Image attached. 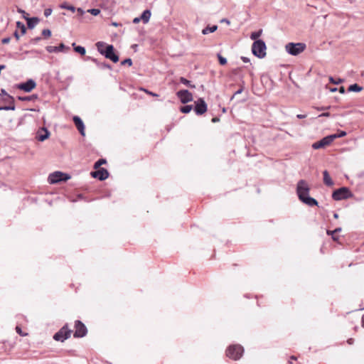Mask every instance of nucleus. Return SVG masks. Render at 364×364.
I'll return each mask as SVG.
<instances>
[{"label": "nucleus", "mask_w": 364, "mask_h": 364, "mask_svg": "<svg viewBox=\"0 0 364 364\" xmlns=\"http://www.w3.org/2000/svg\"><path fill=\"white\" fill-rule=\"evenodd\" d=\"M296 192L300 200L306 205H318L316 199L310 197L309 187L304 180H300L297 183Z\"/></svg>", "instance_id": "f257e3e1"}, {"label": "nucleus", "mask_w": 364, "mask_h": 364, "mask_svg": "<svg viewBox=\"0 0 364 364\" xmlns=\"http://www.w3.org/2000/svg\"><path fill=\"white\" fill-rule=\"evenodd\" d=\"M98 51L103 55L105 56L106 58H108L113 61L114 63H117L119 61L118 55L114 51V47L112 45H108L106 47L105 50L101 48V47L104 46V43L98 42L96 44Z\"/></svg>", "instance_id": "f03ea898"}, {"label": "nucleus", "mask_w": 364, "mask_h": 364, "mask_svg": "<svg viewBox=\"0 0 364 364\" xmlns=\"http://www.w3.org/2000/svg\"><path fill=\"white\" fill-rule=\"evenodd\" d=\"M70 178L71 176L68 173L61 171H54L49 174L48 182L50 184H55L60 182H65Z\"/></svg>", "instance_id": "7ed1b4c3"}, {"label": "nucleus", "mask_w": 364, "mask_h": 364, "mask_svg": "<svg viewBox=\"0 0 364 364\" xmlns=\"http://www.w3.org/2000/svg\"><path fill=\"white\" fill-rule=\"evenodd\" d=\"M243 353L244 348L239 344L231 345L226 350L227 356L235 360H239L242 357Z\"/></svg>", "instance_id": "20e7f679"}, {"label": "nucleus", "mask_w": 364, "mask_h": 364, "mask_svg": "<svg viewBox=\"0 0 364 364\" xmlns=\"http://www.w3.org/2000/svg\"><path fill=\"white\" fill-rule=\"evenodd\" d=\"M266 49V44L262 40L255 41L252 46V53L259 58L265 57Z\"/></svg>", "instance_id": "39448f33"}, {"label": "nucleus", "mask_w": 364, "mask_h": 364, "mask_svg": "<svg viewBox=\"0 0 364 364\" xmlns=\"http://www.w3.org/2000/svg\"><path fill=\"white\" fill-rule=\"evenodd\" d=\"M72 330L68 328V323H65L58 332L53 335V339L56 341L63 342L70 337Z\"/></svg>", "instance_id": "423d86ee"}, {"label": "nucleus", "mask_w": 364, "mask_h": 364, "mask_svg": "<svg viewBox=\"0 0 364 364\" xmlns=\"http://www.w3.org/2000/svg\"><path fill=\"white\" fill-rule=\"evenodd\" d=\"M306 48V45L302 43H289L286 45L285 49L288 53L292 55H297L302 53Z\"/></svg>", "instance_id": "0eeeda50"}, {"label": "nucleus", "mask_w": 364, "mask_h": 364, "mask_svg": "<svg viewBox=\"0 0 364 364\" xmlns=\"http://www.w3.org/2000/svg\"><path fill=\"white\" fill-rule=\"evenodd\" d=\"M352 196L349 188L346 187L340 188L333 191L332 197L335 200H341Z\"/></svg>", "instance_id": "6e6552de"}, {"label": "nucleus", "mask_w": 364, "mask_h": 364, "mask_svg": "<svg viewBox=\"0 0 364 364\" xmlns=\"http://www.w3.org/2000/svg\"><path fill=\"white\" fill-rule=\"evenodd\" d=\"M75 328L73 336L75 338H83L87 333V328L85 325L80 320L75 321Z\"/></svg>", "instance_id": "1a4fd4ad"}, {"label": "nucleus", "mask_w": 364, "mask_h": 364, "mask_svg": "<svg viewBox=\"0 0 364 364\" xmlns=\"http://www.w3.org/2000/svg\"><path fill=\"white\" fill-rule=\"evenodd\" d=\"M335 139H336L335 136L328 135L326 137H323L320 141L314 143L312 144V148L314 149L324 148L326 146L331 144Z\"/></svg>", "instance_id": "9d476101"}, {"label": "nucleus", "mask_w": 364, "mask_h": 364, "mask_svg": "<svg viewBox=\"0 0 364 364\" xmlns=\"http://www.w3.org/2000/svg\"><path fill=\"white\" fill-rule=\"evenodd\" d=\"M194 111L198 115H201L206 112L207 105L203 98H199L195 102Z\"/></svg>", "instance_id": "9b49d317"}, {"label": "nucleus", "mask_w": 364, "mask_h": 364, "mask_svg": "<svg viewBox=\"0 0 364 364\" xmlns=\"http://www.w3.org/2000/svg\"><path fill=\"white\" fill-rule=\"evenodd\" d=\"M176 95L183 104L191 102L193 100L192 94L187 90H182L177 92Z\"/></svg>", "instance_id": "f8f14e48"}, {"label": "nucleus", "mask_w": 364, "mask_h": 364, "mask_svg": "<svg viewBox=\"0 0 364 364\" xmlns=\"http://www.w3.org/2000/svg\"><path fill=\"white\" fill-rule=\"evenodd\" d=\"M91 176L93 178H98L100 181H104L109 176V173L107 169L102 168L97 169L95 171L91 172Z\"/></svg>", "instance_id": "ddd939ff"}, {"label": "nucleus", "mask_w": 364, "mask_h": 364, "mask_svg": "<svg viewBox=\"0 0 364 364\" xmlns=\"http://www.w3.org/2000/svg\"><path fill=\"white\" fill-rule=\"evenodd\" d=\"M36 82L33 80L30 79V80H27L26 82H24V83L19 84L18 85V87L20 90H22L25 91V92H29L33 89H34L36 87Z\"/></svg>", "instance_id": "4468645a"}, {"label": "nucleus", "mask_w": 364, "mask_h": 364, "mask_svg": "<svg viewBox=\"0 0 364 364\" xmlns=\"http://www.w3.org/2000/svg\"><path fill=\"white\" fill-rule=\"evenodd\" d=\"M50 136L49 131L45 128L42 127L37 133V139L40 141H43L47 139Z\"/></svg>", "instance_id": "2eb2a0df"}, {"label": "nucleus", "mask_w": 364, "mask_h": 364, "mask_svg": "<svg viewBox=\"0 0 364 364\" xmlns=\"http://www.w3.org/2000/svg\"><path fill=\"white\" fill-rule=\"evenodd\" d=\"M65 49L68 50L70 48L68 47H65V46L63 43H60L58 46H48L46 47V50L48 53L61 52L63 51Z\"/></svg>", "instance_id": "dca6fc26"}, {"label": "nucleus", "mask_w": 364, "mask_h": 364, "mask_svg": "<svg viewBox=\"0 0 364 364\" xmlns=\"http://www.w3.org/2000/svg\"><path fill=\"white\" fill-rule=\"evenodd\" d=\"M73 122L77 127V129H78V131L80 132V134L84 136L85 135V126H84V124H83V122L82 121V119L77 117V116H75L73 117Z\"/></svg>", "instance_id": "f3484780"}, {"label": "nucleus", "mask_w": 364, "mask_h": 364, "mask_svg": "<svg viewBox=\"0 0 364 364\" xmlns=\"http://www.w3.org/2000/svg\"><path fill=\"white\" fill-rule=\"evenodd\" d=\"M323 183L327 186H332L333 185V181L332 178H331L328 171L325 170L323 172Z\"/></svg>", "instance_id": "a211bd4d"}, {"label": "nucleus", "mask_w": 364, "mask_h": 364, "mask_svg": "<svg viewBox=\"0 0 364 364\" xmlns=\"http://www.w3.org/2000/svg\"><path fill=\"white\" fill-rule=\"evenodd\" d=\"M25 18L27 21V25L28 28H33L39 22V19L37 17H33V18H27L25 17Z\"/></svg>", "instance_id": "6ab92c4d"}, {"label": "nucleus", "mask_w": 364, "mask_h": 364, "mask_svg": "<svg viewBox=\"0 0 364 364\" xmlns=\"http://www.w3.org/2000/svg\"><path fill=\"white\" fill-rule=\"evenodd\" d=\"M341 231V228H336L333 230H327V235H331V238L334 241H338L339 237L336 235V232H340Z\"/></svg>", "instance_id": "aec40b11"}, {"label": "nucleus", "mask_w": 364, "mask_h": 364, "mask_svg": "<svg viewBox=\"0 0 364 364\" xmlns=\"http://www.w3.org/2000/svg\"><path fill=\"white\" fill-rule=\"evenodd\" d=\"M140 17H141V21H143V22L144 23H148L150 19V17H151L150 11L149 10L144 11Z\"/></svg>", "instance_id": "412c9836"}, {"label": "nucleus", "mask_w": 364, "mask_h": 364, "mask_svg": "<svg viewBox=\"0 0 364 364\" xmlns=\"http://www.w3.org/2000/svg\"><path fill=\"white\" fill-rule=\"evenodd\" d=\"M218 29V26L214 25L213 26H207L206 28H203L202 31V33L203 35L208 34L210 33H213Z\"/></svg>", "instance_id": "4be33fe9"}, {"label": "nucleus", "mask_w": 364, "mask_h": 364, "mask_svg": "<svg viewBox=\"0 0 364 364\" xmlns=\"http://www.w3.org/2000/svg\"><path fill=\"white\" fill-rule=\"evenodd\" d=\"M72 46H73L74 48V50L75 52L80 53V55H85V48L82 46H76V44L75 43H73L72 44Z\"/></svg>", "instance_id": "5701e85b"}, {"label": "nucleus", "mask_w": 364, "mask_h": 364, "mask_svg": "<svg viewBox=\"0 0 364 364\" xmlns=\"http://www.w3.org/2000/svg\"><path fill=\"white\" fill-rule=\"evenodd\" d=\"M349 92H360L363 90V87L358 84H353L348 87Z\"/></svg>", "instance_id": "b1692460"}, {"label": "nucleus", "mask_w": 364, "mask_h": 364, "mask_svg": "<svg viewBox=\"0 0 364 364\" xmlns=\"http://www.w3.org/2000/svg\"><path fill=\"white\" fill-rule=\"evenodd\" d=\"M262 29H259V31H255V32H252L250 35V38L252 40H254L255 41H257V38L259 37H260V36L262 35Z\"/></svg>", "instance_id": "393cba45"}, {"label": "nucleus", "mask_w": 364, "mask_h": 364, "mask_svg": "<svg viewBox=\"0 0 364 364\" xmlns=\"http://www.w3.org/2000/svg\"><path fill=\"white\" fill-rule=\"evenodd\" d=\"M16 26L18 28H19L21 30V34L23 35L26 33V28L25 26V25L20 22V21H17L16 22Z\"/></svg>", "instance_id": "a878e982"}, {"label": "nucleus", "mask_w": 364, "mask_h": 364, "mask_svg": "<svg viewBox=\"0 0 364 364\" xmlns=\"http://www.w3.org/2000/svg\"><path fill=\"white\" fill-rule=\"evenodd\" d=\"M107 163V161L104 159H101L96 161L94 164V168L95 169H99L101 165L105 164Z\"/></svg>", "instance_id": "bb28decb"}, {"label": "nucleus", "mask_w": 364, "mask_h": 364, "mask_svg": "<svg viewBox=\"0 0 364 364\" xmlns=\"http://www.w3.org/2000/svg\"><path fill=\"white\" fill-rule=\"evenodd\" d=\"M192 108L193 107H192L191 105H185L183 107H181L180 110H181V112L187 114V113H189L191 111Z\"/></svg>", "instance_id": "cd10ccee"}, {"label": "nucleus", "mask_w": 364, "mask_h": 364, "mask_svg": "<svg viewBox=\"0 0 364 364\" xmlns=\"http://www.w3.org/2000/svg\"><path fill=\"white\" fill-rule=\"evenodd\" d=\"M180 82H181V83H183V84H184V85H187V86L191 87H195V85H191V82H190L189 80H186V79L185 77H181L180 78Z\"/></svg>", "instance_id": "c85d7f7f"}, {"label": "nucleus", "mask_w": 364, "mask_h": 364, "mask_svg": "<svg viewBox=\"0 0 364 364\" xmlns=\"http://www.w3.org/2000/svg\"><path fill=\"white\" fill-rule=\"evenodd\" d=\"M218 58L220 65H224L227 63V59L220 54H218Z\"/></svg>", "instance_id": "c756f323"}, {"label": "nucleus", "mask_w": 364, "mask_h": 364, "mask_svg": "<svg viewBox=\"0 0 364 364\" xmlns=\"http://www.w3.org/2000/svg\"><path fill=\"white\" fill-rule=\"evenodd\" d=\"M329 81L333 84L338 85L343 82V80L341 78L334 80L333 77H329Z\"/></svg>", "instance_id": "7c9ffc66"}, {"label": "nucleus", "mask_w": 364, "mask_h": 364, "mask_svg": "<svg viewBox=\"0 0 364 364\" xmlns=\"http://www.w3.org/2000/svg\"><path fill=\"white\" fill-rule=\"evenodd\" d=\"M87 12L90 13L93 16H97L100 13V10L98 9H89Z\"/></svg>", "instance_id": "2f4dec72"}, {"label": "nucleus", "mask_w": 364, "mask_h": 364, "mask_svg": "<svg viewBox=\"0 0 364 364\" xmlns=\"http://www.w3.org/2000/svg\"><path fill=\"white\" fill-rule=\"evenodd\" d=\"M16 333H17L18 334H19V335H20V336H27V335H28V333H23V332L22 331L21 328L20 326H16Z\"/></svg>", "instance_id": "473e14b6"}, {"label": "nucleus", "mask_w": 364, "mask_h": 364, "mask_svg": "<svg viewBox=\"0 0 364 364\" xmlns=\"http://www.w3.org/2000/svg\"><path fill=\"white\" fill-rule=\"evenodd\" d=\"M42 35L46 38H48L51 35V31L49 29H44L42 31Z\"/></svg>", "instance_id": "72a5a7b5"}, {"label": "nucleus", "mask_w": 364, "mask_h": 364, "mask_svg": "<svg viewBox=\"0 0 364 364\" xmlns=\"http://www.w3.org/2000/svg\"><path fill=\"white\" fill-rule=\"evenodd\" d=\"M122 65H128L129 66H131L132 65V60L131 58H127L121 62Z\"/></svg>", "instance_id": "f704fd0d"}, {"label": "nucleus", "mask_w": 364, "mask_h": 364, "mask_svg": "<svg viewBox=\"0 0 364 364\" xmlns=\"http://www.w3.org/2000/svg\"><path fill=\"white\" fill-rule=\"evenodd\" d=\"M60 7H61L62 9H68V10L72 11L73 12H74V11H75V7H74V6H67V5H65V4H62V5L60 6Z\"/></svg>", "instance_id": "c9c22d12"}, {"label": "nucleus", "mask_w": 364, "mask_h": 364, "mask_svg": "<svg viewBox=\"0 0 364 364\" xmlns=\"http://www.w3.org/2000/svg\"><path fill=\"white\" fill-rule=\"evenodd\" d=\"M15 106H4V107H0V110H14Z\"/></svg>", "instance_id": "e433bc0d"}, {"label": "nucleus", "mask_w": 364, "mask_h": 364, "mask_svg": "<svg viewBox=\"0 0 364 364\" xmlns=\"http://www.w3.org/2000/svg\"><path fill=\"white\" fill-rule=\"evenodd\" d=\"M0 95H4V96H6V98H7V99L13 100L12 97H11V96H10L9 95H8V94L6 93V90H4V89H2V90H1Z\"/></svg>", "instance_id": "4c0bfd02"}, {"label": "nucleus", "mask_w": 364, "mask_h": 364, "mask_svg": "<svg viewBox=\"0 0 364 364\" xmlns=\"http://www.w3.org/2000/svg\"><path fill=\"white\" fill-rule=\"evenodd\" d=\"M52 14V9H46L44 10V15L46 17H48L49 16H50Z\"/></svg>", "instance_id": "58836bf2"}, {"label": "nucleus", "mask_w": 364, "mask_h": 364, "mask_svg": "<svg viewBox=\"0 0 364 364\" xmlns=\"http://www.w3.org/2000/svg\"><path fill=\"white\" fill-rule=\"evenodd\" d=\"M346 135V132L344 131L341 132L338 134H331V136H335L336 139L338 137H343Z\"/></svg>", "instance_id": "ea45409f"}, {"label": "nucleus", "mask_w": 364, "mask_h": 364, "mask_svg": "<svg viewBox=\"0 0 364 364\" xmlns=\"http://www.w3.org/2000/svg\"><path fill=\"white\" fill-rule=\"evenodd\" d=\"M32 97H18V100L21 101H30Z\"/></svg>", "instance_id": "a19ab883"}, {"label": "nucleus", "mask_w": 364, "mask_h": 364, "mask_svg": "<svg viewBox=\"0 0 364 364\" xmlns=\"http://www.w3.org/2000/svg\"><path fill=\"white\" fill-rule=\"evenodd\" d=\"M11 41V38L10 37H7V38H4L1 40V43L3 44H7L10 42Z\"/></svg>", "instance_id": "79ce46f5"}, {"label": "nucleus", "mask_w": 364, "mask_h": 364, "mask_svg": "<svg viewBox=\"0 0 364 364\" xmlns=\"http://www.w3.org/2000/svg\"><path fill=\"white\" fill-rule=\"evenodd\" d=\"M241 60L244 62V63H249L250 62V59L247 57H245V56H242L241 57Z\"/></svg>", "instance_id": "37998d69"}, {"label": "nucleus", "mask_w": 364, "mask_h": 364, "mask_svg": "<svg viewBox=\"0 0 364 364\" xmlns=\"http://www.w3.org/2000/svg\"><path fill=\"white\" fill-rule=\"evenodd\" d=\"M141 17L134 18L133 20L134 23H138L141 21Z\"/></svg>", "instance_id": "c03bdc74"}, {"label": "nucleus", "mask_w": 364, "mask_h": 364, "mask_svg": "<svg viewBox=\"0 0 364 364\" xmlns=\"http://www.w3.org/2000/svg\"><path fill=\"white\" fill-rule=\"evenodd\" d=\"M328 116H330V113L329 112H324V113H322L320 115H318L319 117H328Z\"/></svg>", "instance_id": "a18cd8bd"}, {"label": "nucleus", "mask_w": 364, "mask_h": 364, "mask_svg": "<svg viewBox=\"0 0 364 364\" xmlns=\"http://www.w3.org/2000/svg\"><path fill=\"white\" fill-rule=\"evenodd\" d=\"M296 360V357H295L294 355H291L290 357V360L289 361V363L291 364L292 361Z\"/></svg>", "instance_id": "49530a36"}, {"label": "nucleus", "mask_w": 364, "mask_h": 364, "mask_svg": "<svg viewBox=\"0 0 364 364\" xmlns=\"http://www.w3.org/2000/svg\"><path fill=\"white\" fill-rule=\"evenodd\" d=\"M296 117L299 119H304V118H305L306 117V114H297Z\"/></svg>", "instance_id": "de8ad7c7"}, {"label": "nucleus", "mask_w": 364, "mask_h": 364, "mask_svg": "<svg viewBox=\"0 0 364 364\" xmlns=\"http://www.w3.org/2000/svg\"><path fill=\"white\" fill-rule=\"evenodd\" d=\"M219 120H220L219 118L213 117L211 121H212V122L215 123V122H219Z\"/></svg>", "instance_id": "09e8293b"}, {"label": "nucleus", "mask_w": 364, "mask_h": 364, "mask_svg": "<svg viewBox=\"0 0 364 364\" xmlns=\"http://www.w3.org/2000/svg\"><path fill=\"white\" fill-rule=\"evenodd\" d=\"M347 342L348 344L351 345L353 343L354 340H353V338H349V339H348Z\"/></svg>", "instance_id": "8fccbe9b"}, {"label": "nucleus", "mask_w": 364, "mask_h": 364, "mask_svg": "<svg viewBox=\"0 0 364 364\" xmlns=\"http://www.w3.org/2000/svg\"><path fill=\"white\" fill-rule=\"evenodd\" d=\"M221 22H225V23H227V24H228V25L230 23V21H229V20H228V19H226V18H223V19H222V20H221Z\"/></svg>", "instance_id": "3c124183"}, {"label": "nucleus", "mask_w": 364, "mask_h": 364, "mask_svg": "<svg viewBox=\"0 0 364 364\" xmlns=\"http://www.w3.org/2000/svg\"><path fill=\"white\" fill-rule=\"evenodd\" d=\"M339 92L342 94L345 93V88L343 87H341L339 89Z\"/></svg>", "instance_id": "603ef678"}, {"label": "nucleus", "mask_w": 364, "mask_h": 364, "mask_svg": "<svg viewBox=\"0 0 364 364\" xmlns=\"http://www.w3.org/2000/svg\"><path fill=\"white\" fill-rule=\"evenodd\" d=\"M14 36L16 37V40L19 39V35L17 31L14 32Z\"/></svg>", "instance_id": "864d4df0"}, {"label": "nucleus", "mask_w": 364, "mask_h": 364, "mask_svg": "<svg viewBox=\"0 0 364 364\" xmlns=\"http://www.w3.org/2000/svg\"><path fill=\"white\" fill-rule=\"evenodd\" d=\"M330 107H318L317 109L318 110H324V109H329Z\"/></svg>", "instance_id": "5fc2aeb1"}, {"label": "nucleus", "mask_w": 364, "mask_h": 364, "mask_svg": "<svg viewBox=\"0 0 364 364\" xmlns=\"http://www.w3.org/2000/svg\"><path fill=\"white\" fill-rule=\"evenodd\" d=\"M333 218H336V219H337V218H338V213H333Z\"/></svg>", "instance_id": "6e6d98bb"}, {"label": "nucleus", "mask_w": 364, "mask_h": 364, "mask_svg": "<svg viewBox=\"0 0 364 364\" xmlns=\"http://www.w3.org/2000/svg\"><path fill=\"white\" fill-rule=\"evenodd\" d=\"M362 326L364 328V315L362 316Z\"/></svg>", "instance_id": "4d7b16f0"}, {"label": "nucleus", "mask_w": 364, "mask_h": 364, "mask_svg": "<svg viewBox=\"0 0 364 364\" xmlns=\"http://www.w3.org/2000/svg\"><path fill=\"white\" fill-rule=\"evenodd\" d=\"M18 11L21 14H25V11L22 9H18Z\"/></svg>", "instance_id": "13d9d810"}, {"label": "nucleus", "mask_w": 364, "mask_h": 364, "mask_svg": "<svg viewBox=\"0 0 364 364\" xmlns=\"http://www.w3.org/2000/svg\"><path fill=\"white\" fill-rule=\"evenodd\" d=\"M41 39V37H37V38H36L34 40H35L36 41H40Z\"/></svg>", "instance_id": "bf43d9fd"}, {"label": "nucleus", "mask_w": 364, "mask_h": 364, "mask_svg": "<svg viewBox=\"0 0 364 364\" xmlns=\"http://www.w3.org/2000/svg\"><path fill=\"white\" fill-rule=\"evenodd\" d=\"M241 92H242V90H237V91L235 92V95H237V94H240V93H241Z\"/></svg>", "instance_id": "052dcab7"}, {"label": "nucleus", "mask_w": 364, "mask_h": 364, "mask_svg": "<svg viewBox=\"0 0 364 364\" xmlns=\"http://www.w3.org/2000/svg\"><path fill=\"white\" fill-rule=\"evenodd\" d=\"M337 90V88H332L331 89V92H336Z\"/></svg>", "instance_id": "680f3d73"}, {"label": "nucleus", "mask_w": 364, "mask_h": 364, "mask_svg": "<svg viewBox=\"0 0 364 364\" xmlns=\"http://www.w3.org/2000/svg\"><path fill=\"white\" fill-rule=\"evenodd\" d=\"M149 94H150L151 95H153V96H157V95H156V94H154V93H153V92H149Z\"/></svg>", "instance_id": "e2e57ef3"}, {"label": "nucleus", "mask_w": 364, "mask_h": 364, "mask_svg": "<svg viewBox=\"0 0 364 364\" xmlns=\"http://www.w3.org/2000/svg\"><path fill=\"white\" fill-rule=\"evenodd\" d=\"M78 11L82 12V9H78Z\"/></svg>", "instance_id": "0e129e2a"}, {"label": "nucleus", "mask_w": 364, "mask_h": 364, "mask_svg": "<svg viewBox=\"0 0 364 364\" xmlns=\"http://www.w3.org/2000/svg\"><path fill=\"white\" fill-rule=\"evenodd\" d=\"M104 67L110 68L109 65H104Z\"/></svg>", "instance_id": "69168bd1"}, {"label": "nucleus", "mask_w": 364, "mask_h": 364, "mask_svg": "<svg viewBox=\"0 0 364 364\" xmlns=\"http://www.w3.org/2000/svg\"><path fill=\"white\" fill-rule=\"evenodd\" d=\"M113 25L115 26H117V24L116 23H113Z\"/></svg>", "instance_id": "338daca9"}]
</instances>
